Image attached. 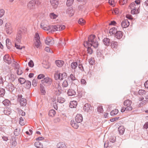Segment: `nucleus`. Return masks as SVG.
<instances>
[{"instance_id":"nucleus-11","label":"nucleus","mask_w":148,"mask_h":148,"mask_svg":"<svg viewBox=\"0 0 148 148\" xmlns=\"http://www.w3.org/2000/svg\"><path fill=\"white\" fill-rule=\"evenodd\" d=\"M61 73H60L58 71H56L54 74V77L56 80H62Z\"/></svg>"},{"instance_id":"nucleus-20","label":"nucleus","mask_w":148,"mask_h":148,"mask_svg":"<svg viewBox=\"0 0 148 148\" xmlns=\"http://www.w3.org/2000/svg\"><path fill=\"white\" fill-rule=\"evenodd\" d=\"M73 11L71 7L68 8L66 11V14H69L70 16H72L73 15Z\"/></svg>"},{"instance_id":"nucleus-40","label":"nucleus","mask_w":148,"mask_h":148,"mask_svg":"<svg viewBox=\"0 0 148 148\" xmlns=\"http://www.w3.org/2000/svg\"><path fill=\"white\" fill-rule=\"evenodd\" d=\"M34 145L37 148H40L42 147V144L39 141L35 142L34 143Z\"/></svg>"},{"instance_id":"nucleus-36","label":"nucleus","mask_w":148,"mask_h":148,"mask_svg":"<svg viewBox=\"0 0 148 148\" xmlns=\"http://www.w3.org/2000/svg\"><path fill=\"white\" fill-rule=\"evenodd\" d=\"M78 66V64L77 62H73L71 64V68L73 69H75Z\"/></svg>"},{"instance_id":"nucleus-31","label":"nucleus","mask_w":148,"mask_h":148,"mask_svg":"<svg viewBox=\"0 0 148 148\" xmlns=\"http://www.w3.org/2000/svg\"><path fill=\"white\" fill-rule=\"evenodd\" d=\"M132 109V107H130V108L123 107L122 108L121 110V112H123L125 111H131Z\"/></svg>"},{"instance_id":"nucleus-52","label":"nucleus","mask_w":148,"mask_h":148,"mask_svg":"<svg viewBox=\"0 0 148 148\" xmlns=\"http://www.w3.org/2000/svg\"><path fill=\"white\" fill-rule=\"evenodd\" d=\"M19 123L21 125H23L25 124L24 122L23 119L22 117H20L19 118Z\"/></svg>"},{"instance_id":"nucleus-32","label":"nucleus","mask_w":148,"mask_h":148,"mask_svg":"<svg viewBox=\"0 0 148 148\" xmlns=\"http://www.w3.org/2000/svg\"><path fill=\"white\" fill-rule=\"evenodd\" d=\"M57 101L60 103H63L65 101V99L62 97H57Z\"/></svg>"},{"instance_id":"nucleus-39","label":"nucleus","mask_w":148,"mask_h":148,"mask_svg":"<svg viewBox=\"0 0 148 148\" xmlns=\"http://www.w3.org/2000/svg\"><path fill=\"white\" fill-rule=\"evenodd\" d=\"M41 27L42 29L45 30H49L50 31V26H47L46 25H42V24L41 25Z\"/></svg>"},{"instance_id":"nucleus-34","label":"nucleus","mask_w":148,"mask_h":148,"mask_svg":"<svg viewBox=\"0 0 148 148\" xmlns=\"http://www.w3.org/2000/svg\"><path fill=\"white\" fill-rule=\"evenodd\" d=\"M50 31L51 32H54L56 31H58V25H50Z\"/></svg>"},{"instance_id":"nucleus-29","label":"nucleus","mask_w":148,"mask_h":148,"mask_svg":"<svg viewBox=\"0 0 148 148\" xmlns=\"http://www.w3.org/2000/svg\"><path fill=\"white\" fill-rule=\"evenodd\" d=\"M71 124L73 127L76 129H77L79 127V125L77 123H75L73 120L71 121Z\"/></svg>"},{"instance_id":"nucleus-5","label":"nucleus","mask_w":148,"mask_h":148,"mask_svg":"<svg viewBox=\"0 0 148 148\" xmlns=\"http://www.w3.org/2000/svg\"><path fill=\"white\" fill-rule=\"evenodd\" d=\"M5 30L8 34H10L12 32V28L10 23H7L5 25Z\"/></svg>"},{"instance_id":"nucleus-42","label":"nucleus","mask_w":148,"mask_h":148,"mask_svg":"<svg viewBox=\"0 0 148 148\" xmlns=\"http://www.w3.org/2000/svg\"><path fill=\"white\" fill-rule=\"evenodd\" d=\"M26 80L24 78L22 77H20L18 79V82L21 84H24L26 82Z\"/></svg>"},{"instance_id":"nucleus-41","label":"nucleus","mask_w":148,"mask_h":148,"mask_svg":"<svg viewBox=\"0 0 148 148\" xmlns=\"http://www.w3.org/2000/svg\"><path fill=\"white\" fill-rule=\"evenodd\" d=\"M5 92L4 89L2 88H0V96L1 97H3L5 95Z\"/></svg>"},{"instance_id":"nucleus-25","label":"nucleus","mask_w":148,"mask_h":148,"mask_svg":"<svg viewBox=\"0 0 148 148\" xmlns=\"http://www.w3.org/2000/svg\"><path fill=\"white\" fill-rule=\"evenodd\" d=\"M77 102L75 101H71L69 104V107L70 108H75L77 105Z\"/></svg>"},{"instance_id":"nucleus-35","label":"nucleus","mask_w":148,"mask_h":148,"mask_svg":"<svg viewBox=\"0 0 148 148\" xmlns=\"http://www.w3.org/2000/svg\"><path fill=\"white\" fill-rule=\"evenodd\" d=\"M55 114V111L53 109H52L49 110L48 113V115L49 116L53 117L54 116Z\"/></svg>"},{"instance_id":"nucleus-17","label":"nucleus","mask_w":148,"mask_h":148,"mask_svg":"<svg viewBox=\"0 0 148 148\" xmlns=\"http://www.w3.org/2000/svg\"><path fill=\"white\" fill-rule=\"evenodd\" d=\"M67 94L69 96H74L76 95V92L74 90L69 89L68 90Z\"/></svg>"},{"instance_id":"nucleus-27","label":"nucleus","mask_w":148,"mask_h":148,"mask_svg":"<svg viewBox=\"0 0 148 148\" xmlns=\"http://www.w3.org/2000/svg\"><path fill=\"white\" fill-rule=\"evenodd\" d=\"M55 63L57 66L60 67H61L63 65L64 62L63 61L58 60L56 61Z\"/></svg>"},{"instance_id":"nucleus-59","label":"nucleus","mask_w":148,"mask_h":148,"mask_svg":"<svg viewBox=\"0 0 148 148\" xmlns=\"http://www.w3.org/2000/svg\"><path fill=\"white\" fill-rule=\"evenodd\" d=\"M13 64L14 65V67L16 69H18L19 67V64L16 62H14Z\"/></svg>"},{"instance_id":"nucleus-33","label":"nucleus","mask_w":148,"mask_h":148,"mask_svg":"<svg viewBox=\"0 0 148 148\" xmlns=\"http://www.w3.org/2000/svg\"><path fill=\"white\" fill-rule=\"evenodd\" d=\"M40 90L41 93H42V94L43 95H45L46 93L45 88L44 86L41 84H40Z\"/></svg>"},{"instance_id":"nucleus-13","label":"nucleus","mask_w":148,"mask_h":148,"mask_svg":"<svg viewBox=\"0 0 148 148\" xmlns=\"http://www.w3.org/2000/svg\"><path fill=\"white\" fill-rule=\"evenodd\" d=\"M123 34V32L120 31H116L114 34L115 37L118 39H120L122 38Z\"/></svg>"},{"instance_id":"nucleus-64","label":"nucleus","mask_w":148,"mask_h":148,"mask_svg":"<svg viewBox=\"0 0 148 148\" xmlns=\"http://www.w3.org/2000/svg\"><path fill=\"white\" fill-rule=\"evenodd\" d=\"M108 3L112 6H114V0H109Z\"/></svg>"},{"instance_id":"nucleus-45","label":"nucleus","mask_w":148,"mask_h":148,"mask_svg":"<svg viewBox=\"0 0 148 148\" xmlns=\"http://www.w3.org/2000/svg\"><path fill=\"white\" fill-rule=\"evenodd\" d=\"M134 4H133L132 3H131L130 5V7L131 9V14H135V8H132V7H134Z\"/></svg>"},{"instance_id":"nucleus-55","label":"nucleus","mask_w":148,"mask_h":148,"mask_svg":"<svg viewBox=\"0 0 148 148\" xmlns=\"http://www.w3.org/2000/svg\"><path fill=\"white\" fill-rule=\"evenodd\" d=\"M68 86V82L66 80H64L62 83V86L64 87H66Z\"/></svg>"},{"instance_id":"nucleus-48","label":"nucleus","mask_w":148,"mask_h":148,"mask_svg":"<svg viewBox=\"0 0 148 148\" xmlns=\"http://www.w3.org/2000/svg\"><path fill=\"white\" fill-rule=\"evenodd\" d=\"M74 0H67L66 5L68 6H70L73 4Z\"/></svg>"},{"instance_id":"nucleus-56","label":"nucleus","mask_w":148,"mask_h":148,"mask_svg":"<svg viewBox=\"0 0 148 148\" xmlns=\"http://www.w3.org/2000/svg\"><path fill=\"white\" fill-rule=\"evenodd\" d=\"M69 78H70L71 80L72 81H73L74 80H75L76 79V78L75 77V75H73L72 74H71L70 76H69Z\"/></svg>"},{"instance_id":"nucleus-16","label":"nucleus","mask_w":148,"mask_h":148,"mask_svg":"<svg viewBox=\"0 0 148 148\" xmlns=\"http://www.w3.org/2000/svg\"><path fill=\"white\" fill-rule=\"evenodd\" d=\"M103 44L106 46H109L111 44V42L110 39L107 38H104L103 40Z\"/></svg>"},{"instance_id":"nucleus-8","label":"nucleus","mask_w":148,"mask_h":148,"mask_svg":"<svg viewBox=\"0 0 148 148\" xmlns=\"http://www.w3.org/2000/svg\"><path fill=\"white\" fill-rule=\"evenodd\" d=\"M3 60L5 62L8 64H10L12 62L11 59L9 55L7 54L3 57Z\"/></svg>"},{"instance_id":"nucleus-19","label":"nucleus","mask_w":148,"mask_h":148,"mask_svg":"<svg viewBox=\"0 0 148 148\" xmlns=\"http://www.w3.org/2000/svg\"><path fill=\"white\" fill-rule=\"evenodd\" d=\"M6 45L8 49H10L12 47V44L10 40L8 38L6 40Z\"/></svg>"},{"instance_id":"nucleus-57","label":"nucleus","mask_w":148,"mask_h":148,"mask_svg":"<svg viewBox=\"0 0 148 148\" xmlns=\"http://www.w3.org/2000/svg\"><path fill=\"white\" fill-rule=\"evenodd\" d=\"M116 140V138L114 136H112L110 137V141L111 142L114 143Z\"/></svg>"},{"instance_id":"nucleus-43","label":"nucleus","mask_w":148,"mask_h":148,"mask_svg":"<svg viewBox=\"0 0 148 148\" xmlns=\"http://www.w3.org/2000/svg\"><path fill=\"white\" fill-rule=\"evenodd\" d=\"M118 112V110L117 109H115L114 110H113L110 112V115L112 116L116 115Z\"/></svg>"},{"instance_id":"nucleus-53","label":"nucleus","mask_w":148,"mask_h":148,"mask_svg":"<svg viewBox=\"0 0 148 148\" xmlns=\"http://www.w3.org/2000/svg\"><path fill=\"white\" fill-rule=\"evenodd\" d=\"M50 16L51 18L55 19L57 17V16L53 13H51L50 15Z\"/></svg>"},{"instance_id":"nucleus-61","label":"nucleus","mask_w":148,"mask_h":148,"mask_svg":"<svg viewBox=\"0 0 148 148\" xmlns=\"http://www.w3.org/2000/svg\"><path fill=\"white\" fill-rule=\"evenodd\" d=\"M37 82L36 81V80L35 79H34L33 80L32 82V85L34 86L35 87L37 86Z\"/></svg>"},{"instance_id":"nucleus-60","label":"nucleus","mask_w":148,"mask_h":148,"mask_svg":"<svg viewBox=\"0 0 148 148\" xmlns=\"http://www.w3.org/2000/svg\"><path fill=\"white\" fill-rule=\"evenodd\" d=\"M28 65L31 67H33L34 66V63L32 60H30L28 62Z\"/></svg>"},{"instance_id":"nucleus-10","label":"nucleus","mask_w":148,"mask_h":148,"mask_svg":"<svg viewBox=\"0 0 148 148\" xmlns=\"http://www.w3.org/2000/svg\"><path fill=\"white\" fill-rule=\"evenodd\" d=\"M50 3L51 5L54 9H56L59 3L58 0H50Z\"/></svg>"},{"instance_id":"nucleus-2","label":"nucleus","mask_w":148,"mask_h":148,"mask_svg":"<svg viewBox=\"0 0 148 148\" xmlns=\"http://www.w3.org/2000/svg\"><path fill=\"white\" fill-rule=\"evenodd\" d=\"M23 34L21 30H19L16 35V37L15 40V47L16 49H21L22 47H20V45H18L16 44V43H20L22 38V35Z\"/></svg>"},{"instance_id":"nucleus-37","label":"nucleus","mask_w":148,"mask_h":148,"mask_svg":"<svg viewBox=\"0 0 148 148\" xmlns=\"http://www.w3.org/2000/svg\"><path fill=\"white\" fill-rule=\"evenodd\" d=\"M116 31V29L115 27H113L111 28L109 30V33L110 35L113 34L115 33Z\"/></svg>"},{"instance_id":"nucleus-44","label":"nucleus","mask_w":148,"mask_h":148,"mask_svg":"<svg viewBox=\"0 0 148 148\" xmlns=\"http://www.w3.org/2000/svg\"><path fill=\"white\" fill-rule=\"evenodd\" d=\"M58 25V31H62L65 28V26L62 25Z\"/></svg>"},{"instance_id":"nucleus-18","label":"nucleus","mask_w":148,"mask_h":148,"mask_svg":"<svg viewBox=\"0 0 148 148\" xmlns=\"http://www.w3.org/2000/svg\"><path fill=\"white\" fill-rule=\"evenodd\" d=\"M132 103V101L128 99L125 100L124 103L123 104L126 107L130 108V107H132L131 106V105Z\"/></svg>"},{"instance_id":"nucleus-15","label":"nucleus","mask_w":148,"mask_h":148,"mask_svg":"<svg viewBox=\"0 0 148 148\" xmlns=\"http://www.w3.org/2000/svg\"><path fill=\"white\" fill-rule=\"evenodd\" d=\"M97 56L100 59H102L103 58V50L98 49L97 51Z\"/></svg>"},{"instance_id":"nucleus-1","label":"nucleus","mask_w":148,"mask_h":148,"mask_svg":"<svg viewBox=\"0 0 148 148\" xmlns=\"http://www.w3.org/2000/svg\"><path fill=\"white\" fill-rule=\"evenodd\" d=\"M87 47V53L91 54L93 52L92 49L91 47L93 46L95 48H97L99 45V43L96 38V36L95 35H90L88 38V41H86Z\"/></svg>"},{"instance_id":"nucleus-12","label":"nucleus","mask_w":148,"mask_h":148,"mask_svg":"<svg viewBox=\"0 0 148 148\" xmlns=\"http://www.w3.org/2000/svg\"><path fill=\"white\" fill-rule=\"evenodd\" d=\"M75 119L76 122L77 123H80L83 120L82 115L80 114H77L75 118Z\"/></svg>"},{"instance_id":"nucleus-24","label":"nucleus","mask_w":148,"mask_h":148,"mask_svg":"<svg viewBox=\"0 0 148 148\" xmlns=\"http://www.w3.org/2000/svg\"><path fill=\"white\" fill-rule=\"evenodd\" d=\"M24 85L26 88L29 89L31 87V83L30 81L26 80V82L24 84Z\"/></svg>"},{"instance_id":"nucleus-51","label":"nucleus","mask_w":148,"mask_h":148,"mask_svg":"<svg viewBox=\"0 0 148 148\" xmlns=\"http://www.w3.org/2000/svg\"><path fill=\"white\" fill-rule=\"evenodd\" d=\"M97 110L100 113H102L103 111L102 106H98L97 108Z\"/></svg>"},{"instance_id":"nucleus-50","label":"nucleus","mask_w":148,"mask_h":148,"mask_svg":"<svg viewBox=\"0 0 148 148\" xmlns=\"http://www.w3.org/2000/svg\"><path fill=\"white\" fill-rule=\"evenodd\" d=\"M146 91L143 90H140L138 91V93L140 95H144L146 94Z\"/></svg>"},{"instance_id":"nucleus-22","label":"nucleus","mask_w":148,"mask_h":148,"mask_svg":"<svg viewBox=\"0 0 148 148\" xmlns=\"http://www.w3.org/2000/svg\"><path fill=\"white\" fill-rule=\"evenodd\" d=\"M57 147L58 148H66V146L65 144L62 142H60L57 144Z\"/></svg>"},{"instance_id":"nucleus-26","label":"nucleus","mask_w":148,"mask_h":148,"mask_svg":"<svg viewBox=\"0 0 148 148\" xmlns=\"http://www.w3.org/2000/svg\"><path fill=\"white\" fill-rule=\"evenodd\" d=\"M118 130L120 135H122L125 131V128L123 126H119L118 128Z\"/></svg>"},{"instance_id":"nucleus-54","label":"nucleus","mask_w":148,"mask_h":148,"mask_svg":"<svg viewBox=\"0 0 148 148\" xmlns=\"http://www.w3.org/2000/svg\"><path fill=\"white\" fill-rule=\"evenodd\" d=\"M127 1L128 0H120L119 1V3L121 5H123L127 3Z\"/></svg>"},{"instance_id":"nucleus-62","label":"nucleus","mask_w":148,"mask_h":148,"mask_svg":"<svg viewBox=\"0 0 148 148\" xmlns=\"http://www.w3.org/2000/svg\"><path fill=\"white\" fill-rule=\"evenodd\" d=\"M78 67L80 70L82 71H84V67L82 64H79Z\"/></svg>"},{"instance_id":"nucleus-46","label":"nucleus","mask_w":148,"mask_h":148,"mask_svg":"<svg viewBox=\"0 0 148 148\" xmlns=\"http://www.w3.org/2000/svg\"><path fill=\"white\" fill-rule=\"evenodd\" d=\"M118 45V43L117 42L113 41L111 43V46L113 48H116Z\"/></svg>"},{"instance_id":"nucleus-4","label":"nucleus","mask_w":148,"mask_h":148,"mask_svg":"<svg viewBox=\"0 0 148 148\" xmlns=\"http://www.w3.org/2000/svg\"><path fill=\"white\" fill-rule=\"evenodd\" d=\"M35 40L36 41L34 43V46L37 48H38L41 45L40 41L39 35L37 33H36L35 36Z\"/></svg>"},{"instance_id":"nucleus-3","label":"nucleus","mask_w":148,"mask_h":148,"mask_svg":"<svg viewBox=\"0 0 148 148\" xmlns=\"http://www.w3.org/2000/svg\"><path fill=\"white\" fill-rule=\"evenodd\" d=\"M3 86L10 92H12L15 88L14 85L12 83H9L6 81H4L3 83Z\"/></svg>"},{"instance_id":"nucleus-30","label":"nucleus","mask_w":148,"mask_h":148,"mask_svg":"<svg viewBox=\"0 0 148 148\" xmlns=\"http://www.w3.org/2000/svg\"><path fill=\"white\" fill-rule=\"evenodd\" d=\"M16 110L19 114L22 116H24L25 115V112L20 108H16Z\"/></svg>"},{"instance_id":"nucleus-38","label":"nucleus","mask_w":148,"mask_h":148,"mask_svg":"<svg viewBox=\"0 0 148 148\" xmlns=\"http://www.w3.org/2000/svg\"><path fill=\"white\" fill-rule=\"evenodd\" d=\"M52 39V38H47L45 40V44L48 45H50V44H52L51 43Z\"/></svg>"},{"instance_id":"nucleus-7","label":"nucleus","mask_w":148,"mask_h":148,"mask_svg":"<svg viewBox=\"0 0 148 148\" xmlns=\"http://www.w3.org/2000/svg\"><path fill=\"white\" fill-rule=\"evenodd\" d=\"M41 82L42 84L46 83L48 85H50L52 83V80L51 78L47 77L42 80Z\"/></svg>"},{"instance_id":"nucleus-49","label":"nucleus","mask_w":148,"mask_h":148,"mask_svg":"<svg viewBox=\"0 0 148 148\" xmlns=\"http://www.w3.org/2000/svg\"><path fill=\"white\" fill-rule=\"evenodd\" d=\"M85 22V20L82 18H80L79 19V20L78 21V23L81 25H83L84 24Z\"/></svg>"},{"instance_id":"nucleus-14","label":"nucleus","mask_w":148,"mask_h":148,"mask_svg":"<svg viewBox=\"0 0 148 148\" xmlns=\"http://www.w3.org/2000/svg\"><path fill=\"white\" fill-rule=\"evenodd\" d=\"M129 25L130 22L127 19L124 20L121 23V26L123 28L127 27Z\"/></svg>"},{"instance_id":"nucleus-47","label":"nucleus","mask_w":148,"mask_h":148,"mask_svg":"<svg viewBox=\"0 0 148 148\" xmlns=\"http://www.w3.org/2000/svg\"><path fill=\"white\" fill-rule=\"evenodd\" d=\"M89 62L91 65H93L95 64V61L94 58H91L89 60Z\"/></svg>"},{"instance_id":"nucleus-63","label":"nucleus","mask_w":148,"mask_h":148,"mask_svg":"<svg viewBox=\"0 0 148 148\" xmlns=\"http://www.w3.org/2000/svg\"><path fill=\"white\" fill-rule=\"evenodd\" d=\"M119 118V117H116L114 118L111 119H110V121L112 122H113L118 120Z\"/></svg>"},{"instance_id":"nucleus-21","label":"nucleus","mask_w":148,"mask_h":148,"mask_svg":"<svg viewBox=\"0 0 148 148\" xmlns=\"http://www.w3.org/2000/svg\"><path fill=\"white\" fill-rule=\"evenodd\" d=\"M20 103L21 106H25L27 104L26 99L25 98H21L20 100Z\"/></svg>"},{"instance_id":"nucleus-23","label":"nucleus","mask_w":148,"mask_h":148,"mask_svg":"<svg viewBox=\"0 0 148 148\" xmlns=\"http://www.w3.org/2000/svg\"><path fill=\"white\" fill-rule=\"evenodd\" d=\"M9 79L10 81V82H13L16 78L15 75L12 74H10L9 75Z\"/></svg>"},{"instance_id":"nucleus-9","label":"nucleus","mask_w":148,"mask_h":148,"mask_svg":"<svg viewBox=\"0 0 148 148\" xmlns=\"http://www.w3.org/2000/svg\"><path fill=\"white\" fill-rule=\"evenodd\" d=\"M92 107L90 104L88 103L85 104L84 107L83 109L85 112H89L91 111Z\"/></svg>"},{"instance_id":"nucleus-58","label":"nucleus","mask_w":148,"mask_h":148,"mask_svg":"<svg viewBox=\"0 0 148 148\" xmlns=\"http://www.w3.org/2000/svg\"><path fill=\"white\" fill-rule=\"evenodd\" d=\"M61 75H62V80H63L66 77L67 74L66 73L64 72L62 73H61Z\"/></svg>"},{"instance_id":"nucleus-28","label":"nucleus","mask_w":148,"mask_h":148,"mask_svg":"<svg viewBox=\"0 0 148 148\" xmlns=\"http://www.w3.org/2000/svg\"><path fill=\"white\" fill-rule=\"evenodd\" d=\"M2 103L5 106H8L11 104L10 101L7 99H5L3 101Z\"/></svg>"},{"instance_id":"nucleus-6","label":"nucleus","mask_w":148,"mask_h":148,"mask_svg":"<svg viewBox=\"0 0 148 148\" xmlns=\"http://www.w3.org/2000/svg\"><path fill=\"white\" fill-rule=\"evenodd\" d=\"M36 2L34 1V0H32L30 1L28 3L27 5L28 8L30 10L35 9L36 8Z\"/></svg>"}]
</instances>
